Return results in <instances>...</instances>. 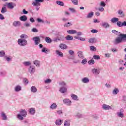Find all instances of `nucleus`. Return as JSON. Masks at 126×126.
Listing matches in <instances>:
<instances>
[{
  "mask_svg": "<svg viewBox=\"0 0 126 126\" xmlns=\"http://www.w3.org/2000/svg\"><path fill=\"white\" fill-rule=\"evenodd\" d=\"M115 35L119 36V37L115 39V44H120L122 42H126V34L121 33V32L116 31Z\"/></svg>",
  "mask_w": 126,
  "mask_h": 126,
  "instance_id": "nucleus-1",
  "label": "nucleus"
},
{
  "mask_svg": "<svg viewBox=\"0 0 126 126\" xmlns=\"http://www.w3.org/2000/svg\"><path fill=\"white\" fill-rule=\"evenodd\" d=\"M18 44L19 46H22V47L26 46L27 45V40L24 39H19L18 40Z\"/></svg>",
  "mask_w": 126,
  "mask_h": 126,
  "instance_id": "nucleus-2",
  "label": "nucleus"
},
{
  "mask_svg": "<svg viewBox=\"0 0 126 126\" xmlns=\"http://www.w3.org/2000/svg\"><path fill=\"white\" fill-rule=\"evenodd\" d=\"M35 2H33L32 5L34 6H41L40 2H44V0H35Z\"/></svg>",
  "mask_w": 126,
  "mask_h": 126,
  "instance_id": "nucleus-3",
  "label": "nucleus"
},
{
  "mask_svg": "<svg viewBox=\"0 0 126 126\" xmlns=\"http://www.w3.org/2000/svg\"><path fill=\"white\" fill-rule=\"evenodd\" d=\"M6 6L7 8H9V9H13L14 7L16 6V5L13 2H10L6 3Z\"/></svg>",
  "mask_w": 126,
  "mask_h": 126,
  "instance_id": "nucleus-4",
  "label": "nucleus"
},
{
  "mask_svg": "<svg viewBox=\"0 0 126 126\" xmlns=\"http://www.w3.org/2000/svg\"><path fill=\"white\" fill-rule=\"evenodd\" d=\"M32 40L34 41L35 45L36 46H38L39 44H40V42H41V39H40V37L38 36L33 37L32 38Z\"/></svg>",
  "mask_w": 126,
  "mask_h": 126,
  "instance_id": "nucleus-5",
  "label": "nucleus"
},
{
  "mask_svg": "<svg viewBox=\"0 0 126 126\" xmlns=\"http://www.w3.org/2000/svg\"><path fill=\"white\" fill-rule=\"evenodd\" d=\"M59 91L61 93H65L67 92V88L64 86L61 87L60 88Z\"/></svg>",
  "mask_w": 126,
  "mask_h": 126,
  "instance_id": "nucleus-6",
  "label": "nucleus"
},
{
  "mask_svg": "<svg viewBox=\"0 0 126 126\" xmlns=\"http://www.w3.org/2000/svg\"><path fill=\"white\" fill-rule=\"evenodd\" d=\"M36 71V69L35 68V66H31L29 68V72L31 73V74H32L34 73Z\"/></svg>",
  "mask_w": 126,
  "mask_h": 126,
  "instance_id": "nucleus-7",
  "label": "nucleus"
},
{
  "mask_svg": "<svg viewBox=\"0 0 126 126\" xmlns=\"http://www.w3.org/2000/svg\"><path fill=\"white\" fill-rule=\"evenodd\" d=\"M63 103L65 104V105H67V106H71V100H70L69 99H64L63 100Z\"/></svg>",
  "mask_w": 126,
  "mask_h": 126,
  "instance_id": "nucleus-8",
  "label": "nucleus"
},
{
  "mask_svg": "<svg viewBox=\"0 0 126 126\" xmlns=\"http://www.w3.org/2000/svg\"><path fill=\"white\" fill-rule=\"evenodd\" d=\"M14 27H19L21 26V23L19 21H14L12 24Z\"/></svg>",
  "mask_w": 126,
  "mask_h": 126,
  "instance_id": "nucleus-9",
  "label": "nucleus"
},
{
  "mask_svg": "<svg viewBox=\"0 0 126 126\" xmlns=\"http://www.w3.org/2000/svg\"><path fill=\"white\" fill-rule=\"evenodd\" d=\"M20 115H22L23 117H25L27 115V112L25 110L21 109L20 111Z\"/></svg>",
  "mask_w": 126,
  "mask_h": 126,
  "instance_id": "nucleus-10",
  "label": "nucleus"
},
{
  "mask_svg": "<svg viewBox=\"0 0 126 126\" xmlns=\"http://www.w3.org/2000/svg\"><path fill=\"white\" fill-rule=\"evenodd\" d=\"M67 32L68 34H70V35H72L73 34H76V33H77V31L75 30H68Z\"/></svg>",
  "mask_w": 126,
  "mask_h": 126,
  "instance_id": "nucleus-11",
  "label": "nucleus"
},
{
  "mask_svg": "<svg viewBox=\"0 0 126 126\" xmlns=\"http://www.w3.org/2000/svg\"><path fill=\"white\" fill-rule=\"evenodd\" d=\"M29 112L31 115H34L36 113V109L34 108H30L29 109Z\"/></svg>",
  "mask_w": 126,
  "mask_h": 126,
  "instance_id": "nucleus-12",
  "label": "nucleus"
},
{
  "mask_svg": "<svg viewBox=\"0 0 126 126\" xmlns=\"http://www.w3.org/2000/svg\"><path fill=\"white\" fill-rule=\"evenodd\" d=\"M59 48H60L61 50H64L67 48V46L65 45V44L61 43L59 45Z\"/></svg>",
  "mask_w": 126,
  "mask_h": 126,
  "instance_id": "nucleus-13",
  "label": "nucleus"
},
{
  "mask_svg": "<svg viewBox=\"0 0 126 126\" xmlns=\"http://www.w3.org/2000/svg\"><path fill=\"white\" fill-rule=\"evenodd\" d=\"M55 52H56V55H57V56H59V57H61L62 58H63V54L62 53V52H61V51H60L59 50H56Z\"/></svg>",
  "mask_w": 126,
  "mask_h": 126,
  "instance_id": "nucleus-14",
  "label": "nucleus"
},
{
  "mask_svg": "<svg viewBox=\"0 0 126 126\" xmlns=\"http://www.w3.org/2000/svg\"><path fill=\"white\" fill-rule=\"evenodd\" d=\"M102 108L103 109H104V110H111L112 109V107H111V106L107 105V104H103L102 106Z\"/></svg>",
  "mask_w": 126,
  "mask_h": 126,
  "instance_id": "nucleus-15",
  "label": "nucleus"
},
{
  "mask_svg": "<svg viewBox=\"0 0 126 126\" xmlns=\"http://www.w3.org/2000/svg\"><path fill=\"white\" fill-rule=\"evenodd\" d=\"M101 26L104 28H108V27H110V24L109 23L104 22L101 23Z\"/></svg>",
  "mask_w": 126,
  "mask_h": 126,
  "instance_id": "nucleus-16",
  "label": "nucleus"
},
{
  "mask_svg": "<svg viewBox=\"0 0 126 126\" xmlns=\"http://www.w3.org/2000/svg\"><path fill=\"white\" fill-rule=\"evenodd\" d=\"M1 117H2V120H3L4 121L7 120V116L4 112H2L1 113Z\"/></svg>",
  "mask_w": 126,
  "mask_h": 126,
  "instance_id": "nucleus-17",
  "label": "nucleus"
},
{
  "mask_svg": "<svg viewBox=\"0 0 126 126\" xmlns=\"http://www.w3.org/2000/svg\"><path fill=\"white\" fill-rule=\"evenodd\" d=\"M124 110L123 109L120 110V112H117V115L119 117V118H124V113H123V112Z\"/></svg>",
  "mask_w": 126,
  "mask_h": 126,
  "instance_id": "nucleus-18",
  "label": "nucleus"
},
{
  "mask_svg": "<svg viewBox=\"0 0 126 126\" xmlns=\"http://www.w3.org/2000/svg\"><path fill=\"white\" fill-rule=\"evenodd\" d=\"M55 124L56 126H60L63 124V120H61L60 119H57L56 122Z\"/></svg>",
  "mask_w": 126,
  "mask_h": 126,
  "instance_id": "nucleus-19",
  "label": "nucleus"
},
{
  "mask_svg": "<svg viewBox=\"0 0 126 126\" xmlns=\"http://www.w3.org/2000/svg\"><path fill=\"white\" fill-rule=\"evenodd\" d=\"M96 42L97 39H96V38H90L89 40V43H90V44H94Z\"/></svg>",
  "mask_w": 126,
  "mask_h": 126,
  "instance_id": "nucleus-20",
  "label": "nucleus"
},
{
  "mask_svg": "<svg viewBox=\"0 0 126 126\" xmlns=\"http://www.w3.org/2000/svg\"><path fill=\"white\" fill-rule=\"evenodd\" d=\"M31 91L32 92H33V93H35L37 91H38V89L36 88V87L33 86L31 88Z\"/></svg>",
  "mask_w": 126,
  "mask_h": 126,
  "instance_id": "nucleus-21",
  "label": "nucleus"
},
{
  "mask_svg": "<svg viewBox=\"0 0 126 126\" xmlns=\"http://www.w3.org/2000/svg\"><path fill=\"white\" fill-rule=\"evenodd\" d=\"M19 19L21 21H26L27 20V17L25 15H23L20 17Z\"/></svg>",
  "mask_w": 126,
  "mask_h": 126,
  "instance_id": "nucleus-22",
  "label": "nucleus"
},
{
  "mask_svg": "<svg viewBox=\"0 0 126 126\" xmlns=\"http://www.w3.org/2000/svg\"><path fill=\"white\" fill-rule=\"evenodd\" d=\"M71 97L73 100H75V101H78L77 95H75V94H72L71 95Z\"/></svg>",
  "mask_w": 126,
  "mask_h": 126,
  "instance_id": "nucleus-23",
  "label": "nucleus"
},
{
  "mask_svg": "<svg viewBox=\"0 0 126 126\" xmlns=\"http://www.w3.org/2000/svg\"><path fill=\"white\" fill-rule=\"evenodd\" d=\"M57 104H56V103H53L50 106V109L51 110H56V109H57Z\"/></svg>",
  "mask_w": 126,
  "mask_h": 126,
  "instance_id": "nucleus-24",
  "label": "nucleus"
},
{
  "mask_svg": "<svg viewBox=\"0 0 126 126\" xmlns=\"http://www.w3.org/2000/svg\"><path fill=\"white\" fill-rule=\"evenodd\" d=\"M78 56L80 59H84V56H83V53L81 51L78 52Z\"/></svg>",
  "mask_w": 126,
  "mask_h": 126,
  "instance_id": "nucleus-25",
  "label": "nucleus"
},
{
  "mask_svg": "<svg viewBox=\"0 0 126 126\" xmlns=\"http://www.w3.org/2000/svg\"><path fill=\"white\" fill-rule=\"evenodd\" d=\"M118 14L121 16V17H124L125 14H124V12L122 10H119L118 11Z\"/></svg>",
  "mask_w": 126,
  "mask_h": 126,
  "instance_id": "nucleus-26",
  "label": "nucleus"
},
{
  "mask_svg": "<svg viewBox=\"0 0 126 126\" xmlns=\"http://www.w3.org/2000/svg\"><path fill=\"white\" fill-rule=\"evenodd\" d=\"M118 21H119V18H118L114 17L111 19V22L112 23H116V22H117Z\"/></svg>",
  "mask_w": 126,
  "mask_h": 126,
  "instance_id": "nucleus-27",
  "label": "nucleus"
},
{
  "mask_svg": "<svg viewBox=\"0 0 126 126\" xmlns=\"http://www.w3.org/2000/svg\"><path fill=\"white\" fill-rule=\"evenodd\" d=\"M119 93V89L118 88H115L112 91V94L113 95H116Z\"/></svg>",
  "mask_w": 126,
  "mask_h": 126,
  "instance_id": "nucleus-28",
  "label": "nucleus"
},
{
  "mask_svg": "<svg viewBox=\"0 0 126 126\" xmlns=\"http://www.w3.org/2000/svg\"><path fill=\"white\" fill-rule=\"evenodd\" d=\"M82 82H83V83H88V82H89V79L87 77H85L82 79Z\"/></svg>",
  "mask_w": 126,
  "mask_h": 126,
  "instance_id": "nucleus-29",
  "label": "nucleus"
},
{
  "mask_svg": "<svg viewBox=\"0 0 126 126\" xmlns=\"http://www.w3.org/2000/svg\"><path fill=\"white\" fill-rule=\"evenodd\" d=\"M70 126V120H66L64 122V126Z\"/></svg>",
  "mask_w": 126,
  "mask_h": 126,
  "instance_id": "nucleus-30",
  "label": "nucleus"
},
{
  "mask_svg": "<svg viewBox=\"0 0 126 126\" xmlns=\"http://www.w3.org/2000/svg\"><path fill=\"white\" fill-rule=\"evenodd\" d=\"M88 63L89 65H92V64H94V63H95V60L91 59L88 61Z\"/></svg>",
  "mask_w": 126,
  "mask_h": 126,
  "instance_id": "nucleus-31",
  "label": "nucleus"
},
{
  "mask_svg": "<svg viewBox=\"0 0 126 126\" xmlns=\"http://www.w3.org/2000/svg\"><path fill=\"white\" fill-rule=\"evenodd\" d=\"M94 13L93 12H90L87 15V18H91L93 16Z\"/></svg>",
  "mask_w": 126,
  "mask_h": 126,
  "instance_id": "nucleus-32",
  "label": "nucleus"
},
{
  "mask_svg": "<svg viewBox=\"0 0 126 126\" xmlns=\"http://www.w3.org/2000/svg\"><path fill=\"white\" fill-rule=\"evenodd\" d=\"M92 72H93L94 74L97 73V74H99L100 73V71L98 70V69L94 68L92 70Z\"/></svg>",
  "mask_w": 126,
  "mask_h": 126,
  "instance_id": "nucleus-33",
  "label": "nucleus"
},
{
  "mask_svg": "<svg viewBox=\"0 0 126 126\" xmlns=\"http://www.w3.org/2000/svg\"><path fill=\"white\" fill-rule=\"evenodd\" d=\"M65 39L67 41H72L73 40V37L70 35H67L66 36Z\"/></svg>",
  "mask_w": 126,
  "mask_h": 126,
  "instance_id": "nucleus-34",
  "label": "nucleus"
},
{
  "mask_svg": "<svg viewBox=\"0 0 126 126\" xmlns=\"http://www.w3.org/2000/svg\"><path fill=\"white\" fill-rule=\"evenodd\" d=\"M20 90H21V86L17 85L15 87L16 92H18V91H20Z\"/></svg>",
  "mask_w": 126,
  "mask_h": 126,
  "instance_id": "nucleus-35",
  "label": "nucleus"
},
{
  "mask_svg": "<svg viewBox=\"0 0 126 126\" xmlns=\"http://www.w3.org/2000/svg\"><path fill=\"white\" fill-rule=\"evenodd\" d=\"M33 63L36 65V66L39 67L40 66V62L39 60H35L33 61Z\"/></svg>",
  "mask_w": 126,
  "mask_h": 126,
  "instance_id": "nucleus-36",
  "label": "nucleus"
},
{
  "mask_svg": "<svg viewBox=\"0 0 126 126\" xmlns=\"http://www.w3.org/2000/svg\"><path fill=\"white\" fill-rule=\"evenodd\" d=\"M45 41L48 44H51V43H52V39L49 37H46L45 38Z\"/></svg>",
  "mask_w": 126,
  "mask_h": 126,
  "instance_id": "nucleus-37",
  "label": "nucleus"
},
{
  "mask_svg": "<svg viewBox=\"0 0 126 126\" xmlns=\"http://www.w3.org/2000/svg\"><path fill=\"white\" fill-rule=\"evenodd\" d=\"M56 3L58 5H60V6H64V3L61 1H57Z\"/></svg>",
  "mask_w": 126,
  "mask_h": 126,
  "instance_id": "nucleus-38",
  "label": "nucleus"
},
{
  "mask_svg": "<svg viewBox=\"0 0 126 126\" xmlns=\"http://www.w3.org/2000/svg\"><path fill=\"white\" fill-rule=\"evenodd\" d=\"M58 41H64V36H59L58 37Z\"/></svg>",
  "mask_w": 126,
  "mask_h": 126,
  "instance_id": "nucleus-39",
  "label": "nucleus"
},
{
  "mask_svg": "<svg viewBox=\"0 0 126 126\" xmlns=\"http://www.w3.org/2000/svg\"><path fill=\"white\" fill-rule=\"evenodd\" d=\"M81 63L83 65H84V64H86V63H87V59L86 58L83 59L82 60Z\"/></svg>",
  "mask_w": 126,
  "mask_h": 126,
  "instance_id": "nucleus-40",
  "label": "nucleus"
},
{
  "mask_svg": "<svg viewBox=\"0 0 126 126\" xmlns=\"http://www.w3.org/2000/svg\"><path fill=\"white\" fill-rule=\"evenodd\" d=\"M71 1L74 5H78V0H71Z\"/></svg>",
  "mask_w": 126,
  "mask_h": 126,
  "instance_id": "nucleus-41",
  "label": "nucleus"
},
{
  "mask_svg": "<svg viewBox=\"0 0 126 126\" xmlns=\"http://www.w3.org/2000/svg\"><path fill=\"white\" fill-rule=\"evenodd\" d=\"M7 11V10L6 9V7H3L2 8V9L1 10V13L3 14V13H5V12H6Z\"/></svg>",
  "mask_w": 126,
  "mask_h": 126,
  "instance_id": "nucleus-42",
  "label": "nucleus"
},
{
  "mask_svg": "<svg viewBox=\"0 0 126 126\" xmlns=\"http://www.w3.org/2000/svg\"><path fill=\"white\" fill-rule=\"evenodd\" d=\"M94 59H95V60H100L101 59V57L100 56L98 55H93Z\"/></svg>",
  "mask_w": 126,
  "mask_h": 126,
  "instance_id": "nucleus-43",
  "label": "nucleus"
},
{
  "mask_svg": "<svg viewBox=\"0 0 126 126\" xmlns=\"http://www.w3.org/2000/svg\"><path fill=\"white\" fill-rule=\"evenodd\" d=\"M90 50L92 51V52H95L96 51V47L94 46H91L90 47Z\"/></svg>",
  "mask_w": 126,
  "mask_h": 126,
  "instance_id": "nucleus-44",
  "label": "nucleus"
},
{
  "mask_svg": "<svg viewBox=\"0 0 126 126\" xmlns=\"http://www.w3.org/2000/svg\"><path fill=\"white\" fill-rule=\"evenodd\" d=\"M21 39H27L28 38V36L26 34H22L20 36Z\"/></svg>",
  "mask_w": 126,
  "mask_h": 126,
  "instance_id": "nucleus-45",
  "label": "nucleus"
},
{
  "mask_svg": "<svg viewBox=\"0 0 126 126\" xmlns=\"http://www.w3.org/2000/svg\"><path fill=\"white\" fill-rule=\"evenodd\" d=\"M71 25H72V24L71 23V22H68V23H66L64 24V27H69L70 26H71Z\"/></svg>",
  "mask_w": 126,
  "mask_h": 126,
  "instance_id": "nucleus-46",
  "label": "nucleus"
},
{
  "mask_svg": "<svg viewBox=\"0 0 126 126\" xmlns=\"http://www.w3.org/2000/svg\"><path fill=\"white\" fill-rule=\"evenodd\" d=\"M17 118L19 119V120H20L21 121H22V120H23V116L22 115H21V114H20L17 115Z\"/></svg>",
  "mask_w": 126,
  "mask_h": 126,
  "instance_id": "nucleus-47",
  "label": "nucleus"
},
{
  "mask_svg": "<svg viewBox=\"0 0 126 126\" xmlns=\"http://www.w3.org/2000/svg\"><path fill=\"white\" fill-rule=\"evenodd\" d=\"M117 26H118V27H123V23H122V22L121 21H118L117 22Z\"/></svg>",
  "mask_w": 126,
  "mask_h": 126,
  "instance_id": "nucleus-48",
  "label": "nucleus"
},
{
  "mask_svg": "<svg viewBox=\"0 0 126 126\" xmlns=\"http://www.w3.org/2000/svg\"><path fill=\"white\" fill-rule=\"evenodd\" d=\"M42 53H47L50 52V50H48L46 48H43L42 49Z\"/></svg>",
  "mask_w": 126,
  "mask_h": 126,
  "instance_id": "nucleus-49",
  "label": "nucleus"
},
{
  "mask_svg": "<svg viewBox=\"0 0 126 126\" xmlns=\"http://www.w3.org/2000/svg\"><path fill=\"white\" fill-rule=\"evenodd\" d=\"M23 65H25L26 66H28V65H30V62H23Z\"/></svg>",
  "mask_w": 126,
  "mask_h": 126,
  "instance_id": "nucleus-50",
  "label": "nucleus"
},
{
  "mask_svg": "<svg viewBox=\"0 0 126 126\" xmlns=\"http://www.w3.org/2000/svg\"><path fill=\"white\" fill-rule=\"evenodd\" d=\"M99 5L100 6H101V7H105V6H106V3H105L104 1H101Z\"/></svg>",
  "mask_w": 126,
  "mask_h": 126,
  "instance_id": "nucleus-51",
  "label": "nucleus"
},
{
  "mask_svg": "<svg viewBox=\"0 0 126 126\" xmlns=\"http://www.w3.org/2000/svg\"><path fill=\"white\" fill-rule=\"evenodd\" d=\"M52 82V80L50 79H47L46 80H45V83H46L47 84L49 83H51Z\"/></svg>",
  "mask_w": 126,
  "mask_h": 126,
  "instance_id": "nucleus-52",
  "label": "nucleus"
},
{
  "mask_svg": "<svg viewBox=\"0 0 126 126\" xmlns=\"http://www.w3.org/2000/svg\"><path fill=\"white\" fill-rule=\"evenodd\" d=\"M59 85H61L62 86H65L66 85V83L64 81H62L59 83Z\"/></svg>",
  "mask_w": 126,
  "mask_h": 126,
  "instance_id": "nucleus-53",
  "label": "nucleus"
},
{
  "mask_svg": "<svg viewBox=\"0 0 126 126\" xmlns=\"http://www.w3.org/2000/svg\"><path fill=\"white\" fill-rule=\"evenodd\" d=\"M5 55V53L3 51H0V57H3Z\"/></svg>",
  "mask_w": 126,
  "mask_h": 126,
  "instance_id": "nucleus-54",
  "label": "nucleus"
},
{
  "mask_svg": "<svg viewBox=\"0 0 126 126\" xmlns=\"http://www.w3.org/2000/svg\"><path fill=\"white\" fill-rule=\"evenodd\" d=\"M91 33H98V30L96 29H93L91 30Z\"/></svg>",
  "mask_w": 126,
  "mask_h": 126,
  "instance_id": "nucleus-55",
  "label": "nucleus"
},
{
  "mask_svg": "<svg viewBox=\"0 0 126 126\" xmlns=\"http://www.w3.org/2000/svg\"><path fill=\"white\" fill-rule=\"evenodd\" d=\"M37 20L38 22H39V23H45V21H44V20H43L40 18H37Z\"/></svg>",
  "mask_w": 126,
  "mask_h": 126,
  "instance_id": "nucleus-56",
  "label": "nucleus"
},
{
  "mask_svg": "<svg viewBox=\"0 0 126 126\" xmlns=\"http://www.w3.org/2000/svg\"><path fill=\"white\" fill-rule=\"evenodd\" d=\"M98 10L100 12H103V11H105V9L103 7H100L98 8Z\"/></svg>",
  "mask_w": 126,
  "mask_h": 126,
  "instance_id": "nucleus-57",
  "label": "nucleus"
},
{
  "mask_svg": "<svg viewBox=\"0 0 126 126\" xmlns=\"http://www.w3.org/2000/svg\"><path fill=\"white\" fill-rule=\"evenodd\" d=\"M32 32H34V33H37L38 32V30L36 28H33L32 29Z\"/></svg>",
  "mask_w": 126,
  "mask_h": 126,
  "instance_id": "nucleus-58",
  "label": "nucleus"
},
{
  "mask_svg": "<svg viewBox=\"0 0 126 126\" xmlns=\"http://www.w3.org/2000/svg\"><path fill=\"white\" fill-rule=\"evenodd\" d=\"M30 21L32 23H34V22H35V19H34V18L33 17L30 18Z\"/></svg>",
  "mask_w": 126,
  "mask_h": 126,
  "instance_id": "nucleus-59",
  "label": "nucleus"
},
{
  "mask_svg": "<svg viewBox=\"0 0 126 126\" xmlns=\"http://www.w3.org/2000/svg\"><path fill=\"white\" fill-rule=\"evenodd\" d=\"M23 81L26 84H27L28 83V80L26 78H24Z\"/></svg>",
  "mask_w": 126,
  "mask_h": 126,
  "instance_id": "nucleus-60",
  "label": "nucleus"
},
{
  "mask_svg": "<svg viewBox=\"0 0 126 126\" xmlns=\"http://www.w3.org/2000/svg\"><path fill=\"white\" fill-rule=\"evenodd\" d=\"M0 19H1V20H3L4 19H5L4 16H3V15L0 14Z\"/></svg>",
  "mask_w": 126,
  "mask_h": 126,
  "instance_id": "nucleus-61",
  "label": "nucleus"
},
{
  "mask_svg": "<svg viewBox=\"0 0 126 126\" xmlns=\"http://www.w3.org/2000/svg\"><path fill=\"white\" fill-rule=\"evenodd\" d=\"M24 25V26H26V27H30V23H25Z\"/></svg>",
  "mask_w": 126,
  "mask_h": 126,
  "instance_id": "nucleus-62",
  "label": "nucleus"
},
{
  "mask_svg": "<svg viewBox=\"0 0 126 126\" xmlns=\"http://www.w3.org/2000/svg\"><path fill=\"white\" fill-rule=\"evenodd\" d=\"M69 53L70 54V55L72 56V55H74V51H73V50H69Z\"/></svg>",
  "mask_w": 126,
  "mask_h": 126,
  "instance_id": "nucleus-63",
  "label": "nucleus"
},
{
  "mask_svg": "<svg viewBox=\"0 0 126 126\" xmlns=\"http://www.w3.org/2000/svg\"><path fill=\"white\" fill-rule=\"evenodd\" d=\"M122 100L123 102H125V103H126V96H123Z\"/></svg>",
  "mask_w": 126,
  "mask_h": 126,
  "instance_id": "nucleus-64",
  "label": "nucleus"
}]
</instances>
